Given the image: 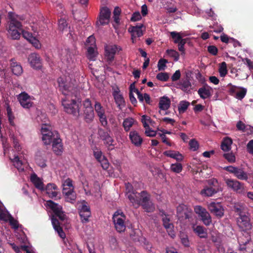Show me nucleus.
Instances as JSON below:
<instances>
[{"mask_svg": "<svg viewBox=\"0 0 253 253\" xmlns=\"http://www.w3.org/2000/svg\"><path fill=\"white\" fill-rule=\"evenodd\" d=\"M24 17L9 12L8 13V21L6 30L8 35L13 40H18L20 37V32L22 31L21 21L23 20Z\"/></svg>", "mask_w": 253, "mask_h": 253, "instance_id": "f257e3e1", "label": "nucleus"}, {"mask_svg": "<svg viewBox=\"0 0 253 253\" xmlns=\"http://www.w3.org/2000/svg\"><path fill=\"white\" fill-rule=\"evenodd\" d=\"M62 105L64 107V111L68 114L74 117H78L80 115V110L81 103L80 101L71 98L69 100V97H65L62 98Z\"/></svg>", "mask_w": 253, "mask_h": 253, "instance_id": "f03ea898", "label": "nucleus"}, {"mask_svg": "<svg viewBox=\"0 0 253 253\" xmlns=\"http://www.w3.org/2000/svg\"><path fill=\"white\" fill-rule=\"evenodd\" d=\"M140 200L138 206H141L142 208L148 212H152L155 209L154 206L150 200V195L146 191H142L140 194Z\"/></svg>", "mask_w": 253, "mask_h": 253, "instance_id": "7ed1b4c3", "label": "nucleus"}, {"mask_svg": "<svg viewBox=\"0 0 253 253\" xmlns=\"http://www.w3.org/2000/svg\"><path fill=\"white\" fill-rule=\"evenodd\" d=\"M41 132L42 135V141L45 145H49L51 142L53 143L55 139L60 138L57 131H51L46 125L42 127Z\"/></svg>", "mask_w": 253, "mask_h": 253, "instance_id": "20e7f679", "label": "nucleus"}, {"mask_svg": "<svg viewBox=\"0 0 253 253\" xmlns=\"http://www.w3.org/2000/svg\"><path fill=\"white\" fill-rule=\"evenodd\" d=\"M177 216L180 220L189 219L192 216V210L184 204L179 205L176 209Z\"/></svg>", "mask_w": 253, "mask_h": 253, "instance_id": "39448f33", "label": "nucleus"}, {"mask_svg": "<svg viewBox=\"0 0 253 253\" xmlns=\"http://www.w3.org/2000/svg\"><path fill=\"white\" fill-rule=\"evenodd\" d=\"M98 134L99 138L103 141L104 145L108 147L109 150L114 149V145L113 143L114 142V140L108 131L100 128L98 130Z\"/></svg>", "mask_w": 253, "mask_h": 253, "instance_id": "423d86ee", "label": "nucleus"}, {"mask_svg": "<svg viewBox=\"0 0 253 253\" xmlns=\"http://www.w3.org/2000/svg\"><path fill=\"white\" fill-rule=\"evenodd\" d=\"M194 211L206 226H209L211 223V217L205 208L201 206H196L194 208Z\"/></svg>", "mask_w": 253, "mask_h": 253, "instance_id": "0eeeda50", "label": "nucleus"}, {"mask_svg": "<svg viewBox=\"0 0 253 253\" xmlns=\"http://www.w3.org/2000/svg\"><path fill=\"white\" fill-rule=\"evenodd\" d=\"M208 209L217 218H221L224 215V210L220 202H211L208 205Z\"/></svg>", "mask_w": 253, "mask_h": 253, "instance_id": "6e6552de", "label": "nucleus"}, {"mask_svg": "<svg viewBox=\"0 0 253 253\" xmlns=\"http://www.w3.org/2000/svg\"><path fill=\"white\" fill-rule=\"evenodd\" d=\"M250 214L236 218V222L238 227L242 231H247L252 229Z\"/></svg>", "mask_w": 253, "mask_h": 253, "instance_id": "1a4fd4ad", "label": "nucleus"}, {"mask_svg": "<svg viewBox=\"0 0 253 253\" xmlns=\"http://www.w3.org/2000/svg\"><path fill=\"white\" fill-rule=\"evenodd\" d=\"M117 51L116 45H106L105 46V60L109 65H112L115 55Z\"/></svg>", "mask_w": 253, "mask_h": 253, "instance_id": "9d476101", "label": "nucleus"}, {"mask_svg": "<svg viewBox=\"0 0 253 253\" xmlns=\"http://www.w3.org/2000/svg\"><path fill=\"white\" fill-rule=\"evenodd\" d=\"M228 86L229 87V92L230 95L234 96L237 99L242 100L245 96L247 90L244 87H239L229 84Z\"/></svg>", "mask_w": 253, "mask_h": 253, "instance_id": "9b49d317", "label": "nucleus"}, {"mask_svg": "<svg viewBox=\"0 0 253 253\" xmlns=\"http://www.w3.org/2000/svg\"><path fill=\"white\" fill-rule=\"evenodd\" d=\"M111 15V11L107 7H103L100 9L98 20L96 21L97 25H105L108 24Z\"/></svg>", "mask_w": 253, "mask_h": 253, "instance_id": "f8f14e48", "label": "nucleus"}, {"mask_svg": "<svg viewBox=\"0 0 253 253\" xmlns=\"http://www.w3.org/2000/svg\"><path fill=\"white\" fill-rule=\"evenodd\" d=\"M47 206L53 211L55 215L61 221H63L66 217L65 214L62 211V207L51 200L46 202Z\"/></svg>", "mask_w": 253, "mask_h": 253, "instance_id": "ddd939ff", "label": "nucleus"}, {"mask_svg": "<svg viewBox=\"0 0 253 253\" xmlns=\"http://www.w3.org/2000/svg\"><path fill=\"white\" fill-rule=\"evenodd\" d=\"M226 183L228 187L237 193L244 194L245 192L244 184L237 180L227 179Z\"/></svg>", "mask_w": 253, "mask_h": 253, "instance_id": "4468645a", "label": "nucleus"}, {"mask_svg": "<svg viewBox=\"0 0 253 253\" xmlns=\"http://www.w3.org/2000/svg\"><path fill=\"white\" fill-rule=\"evenodd\" d=\"M112 95L114 97L115 103L117 105V107L120 109H122L125 107L126 104L125 99L123 95L120 93V90L118 87L113 90Z\"/></svg>", "mask_w": 253, "mask_h": 253, "instance_id": "2eb2a0df", "label": "nucleus"}, {"mask_svg": "<svg viewBox=\"0 0 253 253\" xmlns=\"http://www.w3.org/2000/svg\"><path fill=\"white\" fill-rule=\"evenodd\" d=\"M113 219L115 227L117 232L119 233L124 232L126 229L124 219L120 217L119 214H116L115 213L113 215Z\"/></svg>", "mask_w": 253, "mask_h": 253, "instance_id": "dca6fc26", "label": "nucleus"}, {"mask_svg": "<svg viewBox=\"0 0 253 253\" xmlns=\"http://www.w3.org/2000/svg\"><path fill=\"white\" fill-rule=\"evenodd\" d=\"M143 24H139L135 26H132L129 28L128 31L131 33V40L133 43L136 42L135 39L139 38L143 35L142 28Z\"/></svg>", "mask_w": 253, "mask_h": 253, "instance_id": "f3484780", "label": "nucleus"}, {"mask_svg": "<svg viewBox=\"0 0 253 253\" xmlns=\"http://www.w3.org/2000/svg\"><path fill=\"white\" fill-rule=\"evenodd\" d=\"M30 97L25 92H23L19 95L18 99L23 108L29 109L32 106L33 102L30 100Z\"/></svg>", "mask_w": 253, "mask_h": 253, "instance_id": "a211bd4d", "label": "nucleus"}, {"mask_svg": "<svg viewBox=\"0 0 253 253\" xmlns=\"http://www.w3.org/2000/svg\"><path fill=\"white\" fill-rule=\"evenodd\" d=\"M28 61L33 68L39 69L42 67L40 57L36 53H32L29 55Z\"/></svg>", "mask_w": 253, "mask_h": 253, "instance_id": "6ab92c4d", "label": "nucleus"}, {"mask_svg": "<svg viewBox=\"0 0 253 253\" xmlns=\"http://www.w3.org/2000/svg\"><path fill=\"white\" fill-rule=\"evenodd\" d=\"M212 91V88L206 84L198 89V93L201 98L205 99L210 98L211 96Z\"/></svg>", "mask_w": 253, "mask_h": 253, "instance_id": "aec40b11", "label": "nucleus"}, {"mask_svg": "<svg viewBox=\"0 0 253 253\" xmlns=\"http://www.w3.org/2000/svg\"><path fill=\"white\" fill-rule=\"evenodd\" d=\"M234 211L238 215V217H242V216H246L250 214L247 207L242 204H237L234 206Z\"/></svg>", "mask_w": 253, "mask_h": 253, "instance_id": "412c9836", "label": "nucleus"}, {"mask_svg": "<svg viewBox=\"0 0 253 253\" xmlns=\"http://www.w3.org/2000/svg\"><path fill=\"white\" fill-rule=\"evenodd\" d=\"M251 240V238L249 237H246L244 235L240 236L238 240L239 245V250L242 252V253H245L247 250V246L249 244Z\"/></svg>", "mask_w": 253, "mask_h": 253, "instance_id": "4be33fe9", "label": "nucleus"}, {"mask_svg": "<svg viewBox=\"0 0 253 253\" xmlns=\"http://www.w3.org/2000/svg\"><path fill=\"white\" fill-rule=\"evenodd\" d=\"M129 137L135 146H139L141 145L143 139L136 131H131L129 132Z\"/></svg>", "mask_w": 253, "mask_h": 253, "instance_id": "5701e85b", "label": "nucleus"}, {"mask_svg": "<svg viewBox=\"0 0 253 253\" xmlns=\"http://www.w3.org/2000/svg\"><path fill=\"white\" fill-rule=\"evenodd\" d=\"M52 224L55 230L58 233L59 236L62 239L66 237L65 234L60 226V223L58 220L53 217L51 218Z\"/></svg>", "mask_w": 253, "mask_h": 253, "instance_id": "b1692460", "label": "nucleus"}, {"mask_svg": "<svg viewBox=\"0 0 253 253\" xmlns=\"http://www.w3.org/2000/svg\"><path fill=\"white\" fill-rule=\"evenodd\" d=\"M61 139L57 138L52 143V149L54 152L57 155H61L63 151V145Z\"/></svg>", "mask_w": 253, "mask_h": 253, "instance_id": "393cba45", "label": "nucleus"}, {"mask_svg": "<svg viewBox=\"0 0 253 253\" xmlns=\"http://www.w3.org/2000/svg\"><path fill=\"white\" fill-rule=\"evenodd\" d=\"M31 181L36 188L41 190H44L43 183L36 174L34 173L31 175Z\"/></svg>", "mask_w": 253, "mask_h": 253, "instance_id": "a878e982", "label": "nucleus"}, {"mask_svg": "<svg viewBox=\"0 0 253 253\" xmlns=\"http://www.w3.org/2000/svg\"><path fill=\"white\" fill-rule=\"evenodd\" d=\"M164 155L175 159L177 161L182 160L183 157L182 155L178 151L173 150L166 151L163 153Z\"/></svg>", "mask_w": 253, "mask_h": 253, "instance_id": "bb28decb", "label": "nucleus"}, {"mask_svg": "<svg viewBox=\"0 0 253 253\" xmlns=\"http://www.w3.org/2000/svg\"><path fill=\"white\" fill-rule=\"evenodd\" d=\"M218 188L215 187L207 186L201 191V194L203 196L211 197L216 193Z\"/></svg>", "mask_w": 253, "mask_h": 253, "instance_id": "cd10ccee", "label": "nucleus"}, {"mask_svg": "<svg viewBox=\"0 0 253 253\" xmlns=\"http://www.w3.org/2000/svg\"><path fill=\"white\" fill-rule=\"evenodd\" d=\"M170 99L167 96H163L160 98L159 107L161 110H168L170 105Z\"/></svg>", "mask_w": 253, "mask_h": 253, "instance_id": "c85d7f7f", "label": "nucleus"}, {"mask_svg": "<svg viewBox=\"0 0 253 253\" xmlns=\"http://www.w3.org/2000/svg\"><path fill=\"white\" fill-rule=\"evenodd\" d=\"M137 192L132 191V193L127 194V198L129 199L130 202L132 204L133 206L138 205L139 204V200H140V196L138 195Z\"/></svg>", "mask_w": 253, "mask_h": 253, "instance_id": "c756f323", "label": "nucleus"}, {"mask_svg": "<svg viewBox=\"0 0 253 253\" xmlns=\"http://www.w3.org/2000/svg\"><path fill=\"white\" fill-rule=\"evenodd\" d=\"M11 68L12 73L16 76L20 75L23 72L21 66L17 62H14L13 59H11Z\"/></svg>", "mask_w": 253, "mask_h": 253, "instance_id": "7c9ffc66", "label": "nucleus"}, {"mask_svg": "<svg viewBox=\"0 0 253 253\" xmlns=\"http://www.w3.org/2000/svg\"><path fill=\"white\" fill-rule=\"evenodd\" d=\"M193 230L194 232L196 233L200 238H206L207 237V233L203 226L200 225H194L193 226Z\"/></svg>", "mask_w": 253, "mask_h": 253, "instance_id": "2f4dec72", "label": "nucleus"}, {"mask_svg": "<svg viewBox=\"0 0 253 253\" xmlns=\"http://www.w3.org/2000/svg\"><path fill=\"white\" fill-rule=\"evenodd\" d=\"M136 121L132 118H127L124 120L123 126L126 131H128Z\"/></svg>", "mask_w": 253, "mask_h": 253, "instance_id": "473e14b6", "label": "nucleus"}, {"mask_svg": "<svg viewBox=\"0 0 253 253\" xmlns=\"http://www.w3.org/2000/svg\"><path fill=\"white\" fill-rule=\"evenodd\" d=\"M232 143V140L231 138L226 137L224 138L221 145V148L224 151H228L231 149V145Z\"/></svg>", "mask_w": 253, "mask_h": 253, "instance_id": "72a5a7b5", "label": "nucleus"}, {"mask_svg": "<svg viewBox=\"0 0 253 253\" xmlns=\"http://www.w3.org/2000/svg\"><path fill=\"white\" fill-rule=\"evenodd\" d=\"M234 175L240 180H247L248 179L247 173L242 168H237Z\"/></svg>", "mask_w": 253, "mask_h": 253, "instance_id": "f704fd0d", "label": "nucleus"}, {"mask_svg": "<svg viewBox=\"0 0 253 253\" xmlns=\"http://www.w3.org/2000/svg\"><path fill=\"white\" fill-rule=\"evenodd\" d=\"M84 114L85 121L87 123L91 122L94 117L93 108L84 109Z\"/></svg>", "mask_w": 253, "mask_h": 253, "instance_id": "c9c22d12", "label": "nucleus"}, {"mask_svg": "<svg viewBox=\"0 0 253 253\" xmlns=\"http://www.w3.org/2000/svg\"><path fill=\"white\" fill-rule=\"evenodd\" d=\"M180 88L185 92L188 93L190 91L191 84L189 80L186 79L180 83Z\"/></svg>", "mask_w": 253, "mask_h": 253, "instance_id": "e433bc0d", "label": "nucleus"}, {"mask_svg": "<svg viewBox=\"0 0 253 253\" xmlns=\"http://www.w3.org/2000/svg\"><path fill=\"white\" fill-rule=\"evenodd\" d=\"M70 28V26H68L66 20L64 18H60L58 20V29L60 31H67Z\"/></svg>", "mask_w": 253, "mask_h": 253, "instance_id": "4c0bfd02", "label": "nucleus"}, {"mask_svg": "<svg viewBox=\"0 0 253 253\" xmlns=\"http://www.w3.org/2000/svg\"><path fill=\"white\" fill-rule=\"evenodd\" d=\"M94 108L97 116L105 114V109L98 101H95Z\"/></svg>", "mask_w": 253, "mask_h": 253, "instance_id": "58836bf2", "label": "nucleus"}, {"mask_svg": "<svg viewBox=\"0 0 253 253\" xmlns=\"http://www.w3.org/2000/svg\"><path fill=\"white\" fill-rule=\"evenodd\" d=\"M190 103L186 101H181L180 102L178 109L179 113H183L187 109Z\"/></svg>", "mask_w": 253, "mask_h": 253, "instance_id": "ea45409f", "label": "nucleus"}, {"mask_svg": "<svg viewBox=\"0 0 253 253\" xmlns=\"http://www.w3.org/2000/svg\"><path fill=\"white\" fill-rule=\"evenodd\" d=\"M121 13V8L119 6L115 7L113 11V18L114 22L117 24L120 23L119 16Z\"/></svg>", "mask_w": 253, "mask_h": 253, "instance_id": "a19ab883", "label": "nucleus"}, {"mask_svg": "<svg viewBox=\"0 0 253 253\" xmlns=\"http://www.w3.org/2000/svg\"><path fill=\"white\" fill-rule=\"evenodd\" d=\"M79 214L83 223H86L89 222V218L91 216V212H79Z\"/></svg>", "mask_w": 253, "mask_h": 253, "instance_id": "79ce46f5", "label": "nucleus"}, {"mask_svg": "<svg viewBox=\"0 0 253 253\" xmlns=\"http://www.w3.org/2000/svg\"><path fill=\"white\" fill-rule=\"evenodd\" d=\"M218 72L221 77H224L227 74V65L225 62H222L220 64Z\"/></svg>", "mask_w": 253, "mask_h": 253, "instance_id": "37998d69", "label": "nucleus"}, {"mask_svg": "<svg viewBox=\"0 0 253 253\" xmlns=\"http://www.w3.org/2000/svg\"><path fill=\"white\" fill-rule=\"evenodd\" d=\"M79 212H91L90 208L88 206H87V202L84 200L82 202V205L79 207L78 208Z\"/></svg>", "mask_w": 253, "mask_h": 253, "instance_id": "c03bdc74", "label": "nucleus"}, {"mask_svg": "<svg viewBox=\"0 0 253 253\" xmlns=\"http://www.w3.org/2000/svg\"><path fill=\"white\" fill-rule=\"evenodd\" d=\"M170 35L171 38L173 40L174 43H178L182 39L179 33L175 31L171 32Z\"/></svg>", "mask_w": 253, "mask_h": 253, "instance_id": "a18cd8bd", "label": "nucleus"}, {"mask_svg": "<svg viewBox=\"0 0 253 253\" xmlns=\"http://www.w3.org/2000/svg\"><path fill=\"white\" fill-rule=\"evenodd\" d=\"M6 106L7 115L8 118L9 122L11 126H14V124L13 120L14 119V117L12 114V110L9 105L8 104H7Z\"/></svg>", "mask_w": 253, "mask_h": 253, "instance_id": "49530a36", "label": "nucleus"}, {"mask_svg": "<svg viewBox=\"0 0 253 253\" xmlns=\"http://www.w3.org/2000/svg\"><path fill=\"white\" fill-rule=\"evenodd\" d=\"M14 166L18 169V170H23L24 169L22 168V162L21 160H20L18 156H15L14 159L12 160Z\"/></svg>", "mask_w": 253, "mask_h": 253, "instance_id": "de8ad7c7", "label": "nucleus"}, {"mask_svg": "<svg viewBox=\"0 0 253 253\" xmlns=\"http://www.w3.org/2000/svg\"><path fill=\"white\" fill-rule=\"evenodd\" d=\"M170 169L174 172L179 173L182 169V166L180 163H175L171 164Z\"/></svg>", "mask_w": 253, "mask_h": 253, "instance_id": "09e8293b", "label": "nucleus"}, {"mask_svg": "<svg viewBox=\"0 0 253 253\" xmlns=\"http://www.w3.org/2000/svg\"><path fill=\"white\" fill-rule=\"evenodd\" d=\"M76 193L74 190H71L66 196V201L73 203L76 199Z\"/></svg>", "mask_w": 253, "mask_h": 253, "instance_id": "8fccbe9b", "label": "nucleus"}, {"mask_svg": "<svg viewBox=\"0 0 253 253\" xmlns=\"http://www.w3.org/2000/svg\"><path fill=\"white\" fill-rule=\"evenodd\" d=\"M168 54L171 57L174 58V60L177 61L178 60L179 58V53L173 49H168L167 50Z\"/></svg>", "mask_w": 253, "mask_h": 253, "instance_id": "3c124183", "label": "nucleus"}, {"mask_svg": "<svg viewBox=\"0 0 253 253\" xmlns=\"http://www.w3.org/2000/svg\"><path fill=\"white\" fill-rule=\"evenodd\" d=\"M156 78L159 81L167 82L169 79V75L167 73L161 72L157 75Z\"/></svg>", "mask_w": 253, "mask_h": 253, "instance_id": "603ef678", "label": "nucleus"}, {"mask_svg": "<svg viewBox=\"0 0 253 253\" xmlns=\"http://www.w3.org/2000/svg\"><path fill=\"white\" fill-rule=\"evenodd\" d=\"M188 38L182 39L177 44L178 50L181 52V54H185L184 45L186 43Z\"/></svg>", "mask_w": 253, "mask_h": 253, "instance_id": "864d4df0", "label": "nucleus"}, {"mask_svg": "<svg viewBox=\"0 0 253 253\" xmlns=\"http://www.w3.org/2000/svg\"><path fill=\"white\" fill-rule=\"evenodd\" d=\"M168 62V60L161 58L160 59L158 63V68L159 71L164 70L166 67V64Z\"/></svg>", "mask_w": 253, "mask_h": 253, "instance_id": "5fc2aeb1", "label": "nucleus"}, {"mask_svg": "<svg viewBox=\"0 0 253 253\" xmlns=\"http://www.w3.org/2000/svg\"><path fill=\"white\" fill-rule=\"evenodd\" d=\"M191 150L193 151H196L199 148V144L195 139H191L189 143Z\"/></svg>", "mask_w": 253, "mask_h": 253, "instance_id": "6e6d98bb", "label": "nucleus"}, {"mask_svg": "<svg viewBox=\"0 0 253 253\" xmlns=\"http://www.w3.org/2000/svg\"><path fill=\"white\" fill-rule=\"evenodd\" d=\"M224 158L230 163L235 161V156L233 153H227L223 154Z\"/></svg>", "mask_w": 253, "mask_h": 253, "instance_id": "4d7b16f0", "label": "nucleus"}, {"mask_svg": "<svg viewBox=\"0 0 253 253\" xmlns=\"http://www.w3.org/2000/svg\"><path fill=\"white\" fill-rule=\"evenodd\" d=\"M162 220L163 222V225L166 229H169L171 228L172 225L170 223L169 218H168L167 216L165 215L164 217H163Z\"/></svg>", "mask_w": 253, "mask_h": 253, "instance_id": "13d9d810", "label": "nucleus"}, {"mask_svg": "<svg viewBox=\"0 0 253 253\" xmlns=\"http://www.w3.org/2000/svg\"><path fill=\"white\" fill-rule=\"evenodd\" d=\"M208 51L212 55L215 56L217 54L218 49L214 45H209L207 47Z\"/></svg>", "mask_w": 253, "mask_h": 253, "instance_id": "bf43d9fd", "label": "nucleus"}, {"mask_svg": "<svg viewBox=\"0 0 253 253\" xmlns=\"http://www.w3.org/2000/svg\"><path fill=\"white\" fill-rule=\"evenodd\" d=\"M9 222L10 224L12 226V227L15 229L18 228V221L14 219V218L11 215H9Z\"/></svg>", "mask_w": 253, "mask_h": 253, "instance_id": "052dcab7", "label": "nucleus"}, {"mask_svg": "<svg viewBox=\"0 0 253 253\" xmlns=\"http://www.w3.org/2000/svg\"><path fill=\"white\" fill-rule=\"evenodd\" d=\"M98 117L101 125L104 127L107 126L108 125V122L105 114L99 115Z\"/></svg>", "mask_w": 253, "mask_h": 253, "instance_id": "680f3d73", "label": "nucleus"}, {"mask_svg": "<svg viewBox=\"0 0 253 253\" xmlns=\"http://www.w3.org/2000/svg\"><path fill=\"white\" fill-rule=\"evenodd\" d=\"M22 33L23 37L26 39L27 41H28L29 42L32 41V39H33L34 37L33 36L32 34L27 31H25L22 30L21 31Z\"/></svg>", "mask_w": 253, "mask_h": 253, "instance_id": "e2e57ef3", "label": "nucleus"}, {"mask_svg": "<svg viewBox=\"0 0 253 253\" xmlns=\"http://www.w3.org/2000/svg\"><path fill=\"white\" fill-rule=\"evenodd\" d=\"M93 155L97 161H101L103 157L102 153L100 150L97 149V151H94Z\"/></svg>", "mask_w": 253, "mask_h": 253, "instance_id": "0e129e2a", "label": "nucleus"}, {"mask_svg": "<svg viewBox=\"0 0 253 253\" xmlns=\"http://www.w3.org/2000/svg\"><path fill=\"white\" fill-rule=\"evenodd\" d=\"M141 19V15L139 12L137 11L133 13L131 17V21H137L138 20H139Z\"/></svg>", "mask_w": 253, "mask_h": 253, "instance_id": "69168bd1", "label": "nucleus"}, {"mask_svg": "<svg viewBox=\"0 0 253 253\" xmlns=\"http://www.w3.org/2000/svg\"><path fill=\"white\" fill-rule=\"evenodd\" d=\"M100 163L102 168L104 169H107L109 168V164L107 159L103 157L101 161H99Z\"/></svg>", "mask_w": 253, "mask_h": 253, "instance_id": "338daca9", "label": "nucleus"}, {"mask_svg": "<svg viewBox=\"0 0 253 253\" xmlns=\"http://www.w3.org/2000/svg\"><path fill=\"white\" fill-rule=\"evenodd\" d=\"M181 77V73L180 70H176L175 73L171 77V79L172 82H175L178 80Z\"/></svg>", "mask_w": 253, "mask_h": 253, "instance_id": "774afa93", "label": "nucleus"}]
</instances>
